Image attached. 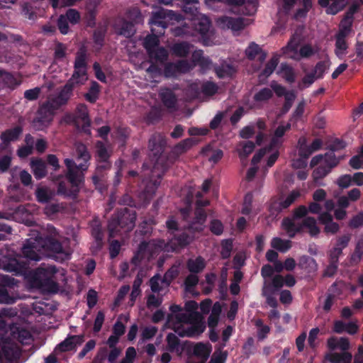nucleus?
Wrapping results in <instances>:
<instances>
[{
  "label": "nucleus",
  "mask_w": 363,
  "mask_h": 363,
  "mask_svg": "<svg viewBox=\"0 0 363 363\" xmlns=\"http://www.w3.org/2000/svg\"><path fill=\"white\" fill-rule=\"evenodd\" d=\"M66 208L63 203H48L44 208V213L48 216H54L60 212H62Z\"/></svg>",
  "instance_id": "nucleus-42"
},
{
  "label": "nucleus",
  "mask_w": 363,
  "mask_h": 363,
  "mask_svg": "<svg viewBox=\"0 0 363 363\" xmlns=\"http://www.w3.org/2000/svg\"><path fill=\"white\" fill-rule=\"evenodd\" d=\"M149 57L161 64L164 63L168 59V52L164 47H158L147 53Z\"/></svg>",
  "instance_id": "nucleus-29"
},
{
  "label": "nucleus",
  "mask_w": 363,
  "mask_h": 363,
  "mask_svg": "<svg viewBox=\"0 0 363 363\" xmlns=\"http://www.w3.org/2000/svg\"><path fill=\"white\" fill-rule=\"evenodd\" d=\"M179 271L177 265H172L167 271L164 273L161 283L164 284L166 286H169L171 283L179 276Z\"/></svg>",
  "instance_id": "nucleus-37"
},
{
  "label": "nucleus",
  "mask_w": 363,
  "mask_h": 363,
  "mask_svg": "<svg viewBox=\"0 0 363 363\" xmlns=\"http://www.w3.org/2000/svg\"><path fill=\"white\" fill-rule=\"evenodd\" d=\"M86 59V50L84 48H81L76 53L74 72L71 77L78 81L82 80L83 83H85L88 79Z\"/></svg>",
  "instance_id": "nucleus-8"
},
{
  "label": "nucleus",
  "mask_w": 363,
  "mask_h": 363,
  "mask_svg": "<svg viewBox=\"0 0 363 363\" xmlns=\"http://www.w3.org/2000/svg\"><path fill=\"white\" fill-rule=\"evenodd\" d=\"M159 39L156 35H148L144 40L143 46L147 50V52H150L152 50L158 48Z\"/></svg>",
  "instance_id": "nucleus-49"
},
{
  "label": "nucleus",
  "mask_w": 363,
  "mask_h": 363,
  "mask_svg": "<svg viewBox=\"0 0 363 363\" xmlns=\"http://www.w3.org/2000/svg\"><path fill=\"white\" fill-rule=\"evenodd\" d=\"M271 246L281 252H286L291 247V242L280 238H274L271 241Z\"/></svg>",
  "instance_id": "nucleus-41"
},
{
  "label": "nucleus",
  "mask_w": 363,
  "mask_h": 363,
  "mask_svg": "<svg viewBox=\"0 0 363 363\" xmlns=\"http://www.w3.org/2000/svg\"><path fill=\"white\" fill-rule=\"evenodd\" d=\"M167 350L169 352H179L181 350V341L179 337L174 333H169L166 337Z\"/></svg>",
  "instance_id": "nucleus-36"
},
{
  "label": "nucleus",
  "mask_w": 363,
  "mask_h": 363,
  "mask_svg": "<svg viewBox=\"0 0 363 363\" xmlns=\"http://www.w3.org/2000/svg\"><path fill=\"white\" fill-rule=\"evenodd\" d=\"M22 132V127L17 125L13 128L7 129L1 133L0 138L3 143L9 144L11 141L18 140Z\"/></svg>",
  "instance_id": "nucleus-23"
},
{
  "label": "nucleus",
  "mask_w": 363,
  "mask_h": 363,
  "mask_svg": "<svg viewBox=\"0 0 363 363\" xmlns=\"http://www.w3.org/2000/svg\"><path fill=\"white\" fill-rule=\"evenodd\" d=\"M60 107L57 106L51 99H48L40 105L33 123L39 127L48 126L52 121L55 112Z\"/></svg>",
  "instance_id": "nucleus-6"
},
{
  "label": "nucleus",
  "mask_w": 363,
  "mask_h": 363,
  "mask_svg": "<svg viewBox=\"0 0 363 363\" xmlns=\"http://www.w3.org/2000/svg\"><path fill=\"white\" fill-rule=\"evenodd\" d=\"M217 23L222 29H231L234 31H239L244 29L245 19L241 17L234 18L223 16L218 18Z\"/></svg>",
  "instance_id": "nucleus-11"
},
{
  "label": "nucleus",
  "mask_w": 363,
  "mask_h": 363,
  "mask_svg": "<svg viewBox=\"0 0 363 363\" xmlns=\"http://www.w3.org/2000/svg\"><path fill=\"white\" fill-rule=\"evenodd\" d=\"M211 352V346H208L203 342H197L195 344L193 348V354L199 358L206 360Z\"/></svg>",
  "instance_id": "nucleus-32"
},
{
  "label": "nucleus",
  "mask_w": 363,
  "mask_h": 363,
  "mask_svg": "<svg viewBox=\"0 0 363 363\" xmlns=\"http://www.w3.org/2000/svg\"><path fill=\"white\" fill-rule=\"evenodd\" d=\"M339 162V158L335 156L333 152L330 151L325 154L323 164L327 166L329 169L332 170V169L336 167Z\"/></svg>",
  "instance_id": "nucleus-51"
},
{
  "label": "nucleus",
  "mask_w": 363,
  "mask_h": 363,
  "mask_svg": "<svg viewBox=\"0 0 363 363\" xmlns=\"http://www.w3.org/2000/svg\"><path fill=\"white\" fill-rule=\"evenodd\" d=\"M76 159L77 161H82L77 167L80 172L84 174L90 165L91 159V155L84 144L79 143L76 146Z\"/></svg>",
  "instance_id": "nucleus-13"
},
{
  "label": "nucleus",
  "mask_w": 363,
  "mask_h": 363,
  "mask_svg": "<svg viewBox=\"0 0 363 363\" xmlns=\"http://www.w3.org/2000/svg\"><path fill=\"white\" fill-rule=\"evenodd\" d=\"M159 96L165 107L169 109L176 107L177 99L172 90L169 88L162 89L160 91Z\"/></svg>",
  "instance_id": "nucleus-19"
},
{
  "label": "nucleus",
  "mask_w": 363,
  "mask_h": 363,
  "mask_svg": "<svg viewBox=\"0 0 363 363\" xmlns=\"http://www.w3.org/2000/svg\"><path fill=\"white\" fill-rule=\"evenodd\" d=\"M296 98L295 92L291 90L289 91L284 97V103L281 108V113H287L293 106V104Z\"/></svg>",
  "instance_id": "nucleus-46"
},
{
  "label": "nucleus",
  "mask_w": 363,
  "mask_h": 363,
  "mask_svg": "<svg viewBox=\"0 0 363 363\" xmlns=\"http://www.w3.org/2000/svg\"><path fill=\"white\" fill-rule=\"evenodd\" d=\"M278 64L279 57L277 55H274L266 64L264 68L262 71L261 74L265 77H269L273 73Z\"/></svg>",
  "instance_id": "nucleus-47"
},
{
  "label": "nucleus",
  "mask_w": 363,
  "mask_h": 363,
  "mask_svg": "<svg viewBox=\"0 0 363 363\" xmlns=\"http://www.w3.org/2000/svg\"><path fill=\"white\" fill-rule=\"evenodd\" d=\"M95 157L96 162H106L110 160L112 151L108 150L103 141L97 140L95 143Z\"/></svg>",
  "instance_id": "nucleus-20"
},
{
  "label": "nucleus",
  "mask_w": 363,
  "mask_h": 363,
  "mask_svg": "<svg viewBox=\"0 0 363 363\" xmlns=\"http://www.w3.org/2000/svg\"><path fill=\"white\" fill-rule=\"evenodd\" d=\"M99 84L96 82H92L87 93L84 94L85 99L91 103L94 104L99 99Z\"/></svg>",
  "instance_id": "nucleus-38"
},
{
  "label": "nucleus",
  "mask_w": 363,
  "mask_h": 363,
  "mask_svg": "<svg viewBox=\"0 0 363 363\" xmlns=\"http://www.w3.org/2000/svg\"><path fill=\"white\" fill-rule=\"evenodd\" d=\"M166 145V141L160 134L151 136L148 142V148L152 152L155 157L162 154Z\"/></svg>",
  "instance_id": "nucleus-17"
},
{
  "label": "nucleus",
  "mask_w": 363,
  "mask_h": 363,
  "mask_svg": "<svg viewBox=\"0 0 363 363\" xmlns=\"http://www.w3.org/2000/svg\"><path fill=\"white\" fill-rule=\"evenodd\" d=\"M329 5L325 6V12L329 15H336L343 11L349 4V0H328Z\"/></svg>",
  "instance_id": "nucleus-24"
},
{
  "label": "nucleus",
  "mask_w": 363,
  "mask_h": 363,
  "mask_svg": "<svg viewBox=\"0 0 363 363\" xmlns=\"http://www.w3.org/2000/svg\"><path fill=\"white\" fill-rule=\"evenodd\" d=\"M224 347H225V343L216 348L211 357L213 363H225L228 354L226 350H223Z\"/></svg>",
  "instance_id": "nucleus-44"
},
{
  "label": "nucleus",
  "mask_w": 363,
  "mask_h": 363,
  "mask_svg": "<svg viewBox=\"0 0 363 363\" xmlns=\"http://www.w3.org/2000/svg\"><path fill=\"white\" fill-rule=\"evenodd\" d=\"M274 290L272 289V286H264L262 289V296L266 298V303L272 308H277L278 306V301L274 296Z\"/></svg>",
  "instance_id": "nucleus-39"
},
{
  "label": "nucleus",
  "mask_w": 363,
  "mask_h": 363,
  "mask_svg": "<svg viewBox=\"0 0 363 363\" xmlns=\"http://www.w3.org/2000/svg\"><path fill=\"white\" fill-rule=\"evenodd\" d=\"M255 144L250 140L245 142L242 145V149L240 152L239 155L240 157L246 158L250 155L255 150Z\"/></svg>",
  "instance_id": "nucleus-63"
},
{
  "label": "nucleus",
  "mask_w": 363,
  "mask_h": 363,
  "mask_svg": "<svg viewBox=\"0 0 363 363\" xmlns=\"http://www.w3.org/2000/svg\"><path fill=\"white\" fill-rule=\"evenodd\" d=\"M162 279L160 274H156L150 279V286L153 293H159L162 291V288L160 285Z\"/></svg>",
  "instance_id": "nucleus-60"
},
{
  "label": "nucleus",
  "mask_w": 363,
  "mask_h": 363,
  "mask_svg": "<svg viewBox=\"0 0 363 363\" xmlns=\"http://www.w3.org/2000/svg\"><path fill=\"white\" fill-rule=\"evenodd\" d=\"M191 69L186 60H179L176 62H167L164 67V75L167 78L176 77L178 74H185Z\"/></svg>",
  "instance_id": "nucleus-10"
},
{
  "label": "nucleus",
  "mask_w": 363,
  "mask_h": 363,
  "mask_svg": "<svg viewBox=\"0 0 363 363\" xmlns=\"http://www.w3.org/2000/svg\"><path fill=\"white\" fill-rule=\"evenodd\" d=\"M57 272L55 267L48 268L39 267L34 275V281L42 291L49 294H56L59 291V284L53 279Z\"/></svg>",
  "instance_id": "nucleus-5"
},
{
  "label": "nucleus",
  "mask_w": 363,
  "mask_h": 363,
  "mask_svg": "<svg viewBox=\"0 0 363 363\" xmlns=\"http://www.w3.org/2000/svg\"><path fill=\"white\" fill-rule=\"evenodd\" d=\"M272 96V90L269 88L264 87L254 95L253 99L255 102H266L271 99Z\"/></svg>",
  "instance_id": "nucleus-45"
},
{
  "label": "nucleus",
  "mask_w": 363,
  "mask_h": 363,
  "mask_svg": "<svg viewBox=\"0 0 363 363\" xmlns=\"http://www.w3.org/2000/svg\"><path fill=\"white\" fill-rule=\"evenodd\" d=\"M331 172L330 169H328L327 166H325L324 164H321L316 167L312 174V177L313 178V180L315 182H318V180L322 179L325 176H327L330 172Z\"/></svg>",
  "instance_id": "nucleus-52"
},
{
  "label": "nucleus",
  "mask_w": 363,
  "mask_h": 363,
  "mask_svg": "<svg viewBox=\"0 0 363 363\" xmlns=\"http://www.w3.org/2000/svg\"><path fill=\"white\" fill-rule=\"evenodd\" d=\"M196 144L194 139L189 138L184 139L177 143L173 149V151L177 155H182L189 150L191 147Z\"/></svg>",
  "instance_id": "nucleus-35"
},
{
  "label": "nucleus",
  "mask_w": 363,
  "mask_h": 363,
  "mask_svg": "<svg viewBox=\"0 0 363 363\" xmlns=\"http://www.w3.org/2000/svg\"><path fill=\"white\" fill-rule=\"evenodd\" d=\"M279 73L289 83H294L296 80L294 70L291 66L287 63H281Z\"/></svg>",
  "instance_id": "nucleus-34"
},
{
  "label": "nucleus",
  "mask_w": 363,
  "mask_h": 363,
  "mask_svg": "<svg viewBox=\"0 0 363 363\" xmlns=\"http://www.w3.org/2000/svg\"><path fill=\"white\" fill-rule=\"evenodd\" d=\"M35 195L37 201L40 203H48L53 197L52 192L44 186L38 187L35 191Z\"/></svg>",
  "instance_id": "nucleus-30"
},
{
  "label": "nucleus",
  "mask_w": 363,
  "mask_h": 363,
  "mask_svg": "<svg viewBox=\"0 0 363 363\" xmlns=\"http://www.w3.org/2000/svg\"><path fill=\"white\" fill-rule=\"evenodd\" d=\"M84 342L83 335H68L62 342L58 344L54 350V352H65L74 350L77 345H80Z\"/></svg>",
  "instance_id": "nucleus-12"
},
{
  "label": "nucleus",
  "mask_w": 363,
  "mask_h": 363,
  "mask_svg": "<svg viewBox=\"0 0 363 363\" xmlns=\"http://www.w3.org/2000/svg\"><path fill=\"white\" fill-rule=\"evenodd\" d=\"M91 235L94 238V243L92 247L96 250H101L104 245V233L100 225H96L91 228Z\"/></svg>",
  "instance_id": "nucleus-33"
},
{
  "label": "nucleus",
  "mask_w": 363,
  "mask_h": 363,
  "mask_svg": "<svg viewBox=\"0 0 363 363\" xmlns=\"http://www.w3.org/2000/svg\"><path fill=\"white\" fill-rule=\"evenodd\" d=\"M0 79L9 88L15 89L20 84L13 74L0 70Z\"/></svg>",
  "instance_id": "nucleus-40"
},
{
  "label": "nucleus",
  "mask_w": 363,
  "mask_h": 363,
  "mask_svg": "<svg viewBox=\"0 0 363 363\" xmlns=\"http://www.w3.org/2000/svg\"><path fill=\"white\" fill-rule=\"evenodd\" d=\"M83 81H78L70 77L64 86L61 89L57 96L51 98L57 106L61 107L66 105L73 95V90L76 86L83 85Z\"/></svg>",
  "instance_id": "nucleus-9"
},
{
  "label": "nucleus",
  "mask_w": 363,
  "mask_h": 363,
  "mask_svg": "<svg viewBox=\"0 0 363 363\" xmlns=\"http://www.w3.org/2000/svg\"><path fill=\"white\" fill-rule=\"evenodd\" d=\"M245 55L248 60H254L258 57V61L263 63L267 57V52L264 51L258 44L252 42L245 50Z\"/></svg>",
  "instance_id": "nucleus-16"
},
{
  "label": "nucleus",
  "mask_w": 363,
  "mask_h": 363,
  "mask_svg": "<svg viewBox=\"0 0 363 363\" xmlns=\"http://www.w3.org/2000/svg\"><path fill=\"white\" fill-rule=\"evenodd\" d=\"M201 89L204 95L211 96L217 93L218 87L216 83L208 81L203 83Z\"/></svg>",
  "instance_id": "nucleus-56"
},
{
  "label": "nucleus",
  "mask_w": 363,
  "mask_h": 363,
  "mask_svg": "<svg viewBox=\"0 0 363 363\" xmlns=\"http://www.w3.org/2000/svg\"><path fill=\"white\" fill-rule=\"evenodd\" d=\"M50 235L45 237L30 238L25 241L21 252L23 258L27 261H39L41 259V250L44 248L53 255L55 260L62 262L71 257V250L69 247L62 246V244L55 238L57 234L56 228L52 225H48ZM28 267V263L22 260V257L10 258L3 257L0 258V269L16 273H23Z\"/></svg>",
  "instance_id": "nucleus-1"
},
{
  "label": "nucleus",
  "mask_w": 363,
  "mask_h": 363,
  "mask_svg": "<svg viewBox=\"0 0 363 363\" xmlns=\"http://www.w3.org/2000/svg\"><path fill=\"white\" fill-rule=\"evenodd\" d=\"M169 240V244L174 250L184 248L189 245L194 239L195 236L186 232L174 234Z\"/></svg>",
  "instance_id": "nucleus-14"
},
{
  "label": "nucleus",
  "mask_w": 363,
  "mask_h": 363,
  "mask_svg": "<svg viewBox=\"0 0 363 363\" xmlns=\"http://www.w3.org/2000/svg\"><path fill=\"white\" fill-rule=\"evenodd\" d=\"M308 207H306L304 205H301L294 209L293 216L291 218L293 219L296 222V220L301 219V218L304 219L305 218H306L307 217L306 216L308 215Z\"/></svg>",
  "instance_id": "nucleus-59"
},
{
  "label": "nucleus",
  "mask_w": 363,
  "mask_h": 363,
  "mask_svg": "<svg viewBox=\"0 0 363 363\" xmlns=\"http://www.w3.org/2000/svg\"><path fill=\"white\" fill-rule=\"evenodd\" d=\"M301 194L298 190H293L285 199L281 198H273L268 206L269 216L276 218L284 210L287 209L296 200L299 198Z\"/></svg>",
  "instance_id": "nucleus-7"
},
{
  "label": "nucleus",
  "mask_w": 363,
  "mask_h": 363,
  "mask_svg": "<svg viewBox=\"0 0 363 363\" xmlns=\"http://www.w3.org/2000/svg\"><path fill=\"white\" fill-rule=\"evenodd\" d=\"M13 336L17 337L18 340L22 343L31 337V335L28 330L19 328H17L16 330H13Z\"/></svg>",
  "instance_id": "nucleus-61"
},
{
  "label": "nucleus",
  "mask_w": 363,
  "mask_h": 363,
  "mask_svg": "<svg viewBox=\"0 0 363 363\" xmlns=\"http://www.w3.org/2000/svg\"><path fill=\"white\" fill-rule=\"evenodd\" d=\"M349 226L351 228H358L363 226V212H359L353 216L349 222Z\"/></svg>",
  "instance_id": "nucleus-64"
},
{
  "label": "nucleus",
  "mask_w": 363,
  "mask_h": 363,
  "mask_svg": "<svg viewBox=\"0 0 363 363\" xmlns=\"http://www.w3.org/2000/svg\"><path fill=\"white\" fill-rule=\"evenodd\" d=\"M127 17L134 24L139 23L143 21L140 10L138 7L130 9L127 12Z\"/></svg>",
  "instance_id": "nucleus-55"
},
{
  "label": "nucleus",
  "mask_w": 363,
  "mask_h": 363,
  "mask_svg": "<svg viewBox=\"0 0 363 363\" xmlns=\"http://www.w3.org/2000/svg\"><path fill=\"white\" fill-rule=\"evenodd\" d=\"M191 45L185 41L176 43L171 47V52L173 55L179 57H186L191 51Z\"/></svg>",
  "instance_id": "nucleus-26"
},
{
  "label": "nucleus",
  "mask_w": 363,
  "mask_h": 363,
  "mask_svg": "<svg viewBox=\"0 0 363 363\" xmlns=\"http://www.w3.org/2000/svg\"><path fill=\"white\" fill-rule=\"evenodd\" d=\"M172 11L164 10L162 9L158 10L152 15V24L160 26L162 28H165L167 27V23L164 21V19L166 18L167 16H169L171 14H172Z\"/></svg>",
  "instance_id": "nucleus-28"
},
{
  "label": "nucleus",
  "mask_w": 363,
  "mask_h": 363,
  "mask_svg": "<svg viewBox=\"0 0 363 363\" xmlns=\"http://www.w3.org/2000/svg\"><path fill=\"white\" fill-rule=\"evenodd\" d=\"M216 73L218 78L231 77L235 73L234 67L230 64L222 65L216 68Z\"/></svg>",
  "instance_id": "nucleus-43"
},
{
  "label": "nucleus",
  "mask_w": 363,
  "mask_h": 363,
  "mask_svg": "<svg viewBox=\"0 0 363 363\" xmlns=\"http://www.w3.org/2000/svg\"><path fill=\"white\" fill-rule=\"evenodd\" d=\"M176 316L179 322L186 323H192L193 322L201 318V315L199 313H194L192 314L180 313Z\"/></svg>",
  "instance_id": "nucleus-50"
},
{
  "label": "nucleus",
  "mask_w": 363,
  "mask_h": 363,
  "mask_svg": "<svg viewBox=\"0 0 363 363\" xmlns=\"http://www.w3.org/2000/svg\"><path fill=\"white\" fill-rule=\"evenodd\" d=\"M74 114L75 117L82 121L91 120L88 106L85 104H79L76 107Z\"/></svg>",
  "instance_id": "nucleus-48"
},
{
  "label": "nucleus",
  "mask_w": 363,
  "mask_h": 363,
  "mask_svg": "<svg viewBox=\"0 0 363 363\" xmlns=\"http://www.w3.org/2000/svg\"><path fill=\"white\" fill-rule=\"evenodd\" d=\"M298 267L308 274H314L318 269L315 259L308 255H303L299 258Z\"/></svg>",
  "instance_id": "nucleus-18"
},
{
  "label": "nucleus",
  "mask_w": 363,
  "mask_h": 363,
  "mask_svg": "<svg viewBox=\"0 0 363 363\" xmlns=\"http://www.w3.org/2000/svg\"><path fill=\"white\" fill-rule=\"evenodd\" d=\"M252 193H247L244 198V202L242 208V213L244 215H249L252 211Z\"/></svg>",
  "instance_id": "nucleus-62"
},
{
  "label": "nucleus",
  "mask_w": 363,
  "mask_h": 363,
  "mask_svg": "<svg viewBox=\"0 0 363 363\" xmlns=\"http://www.w3.org/2000/svg\"><path fill=\"white\" fill-rule=\"evenodd\" d=\"M191 325L178 332L180 337H194L199 336L206 329V325L201 321V318L191 323Z\"/></svg>",
  "instance_id": "nucleus-15"
},
{
  "label": "nucleus",
  "mask_w": 363,
  "mask_h": 363,
  "mask_svg": "<svg viewBox=\"0 0 363 363\" xmlns=\"http://www.w3.org/2000/svg\"><path fill=\"white\" fill-rule=\"evenodd\" d=\"M233 250V241L231 239L223 240L221 242L220 255L224 259H228Z\"/></svg>",
  "instance_id": "nucleus-53"
},
{
  "label": "nucleus",
  "mask_w": 363,
  "mask_h": 363,
  "mask_svg": "<svg viewBox=\"0 0 363 363\" xmlns=\"http://www.w3.org/2000/svg\"><path fill=\"white\" fill-rule=\"evenodd\" d=\"M136 211L128 207L117 209L111 216L108 223L110 237H114L121 233L130 232L135 225Z\"/></svg>",
  "instance_id": "nucleus-3"
},
{
  "label": "nucleus",
  "mask_w": 363,
  "mask_h": 363,
  "mask_svg": "<svg viewBox=\"0 0 363 363\" xmlns=\"http://www.w3.org/2000/svg\"><path fill=\"white\" fill-rule=\"evenodd\" d=\"M16 299L15 296L9 294L4 286H0V303L13 304Z\"/></svg>",
  "instance_id": "nucleus-54"
},
{
  "label": "nucleus",
  "mask_w": 363,
  "mask_h": 363,
  "mask_svg": "<svg viewBox=\"0 0 363 363\" xmlns=\"http://www.w3.org/2000/svg\"><path fill=\"white\" fill-rule=\"evenodd\" d=\"M116 32L118 35L125 38H131L135 33V24L133 22L123 20L121 25L116 26Z\"/></svg>",
  "instance_id": "nucleus-25"
},
{
  "label": "nucleus",
  "mask_w": 363,
  "mask_h": 363,
  "mask_svg": "<svg viewBox=\"0 0 363 363\" xmlns=\"http://www.w3.org/2000/svg\"><path fill=\"white\" fill-rule=\"evenodd\" d=\"M281 226L290 238H294L297 234L303 233L304 228L308 229V233L312 238L318 237L320 233L315 218L311 216H308L298 223L289 217H285L282 220Z\"/></svg>",
  "instance_id": "nucleus-4"
},
{
  "label": "nucleus",
  "mask_w": 363,
  "mask_h": 363,
  "mask_svg": "<svg viewBox=\"0 0 363 363\" xmlns=\"http://www.w3.org/2000/svg\"><path fill=\"white\" fill-rule=\"evenodd\" d=\"M186 267L191 273L199 274L206 267V262L201 256H198L194 259H189L186 262Z\"/></svg>",
  "instance_id": "nucleus-27"
},
{
  "label": "nucleus",
  "mask_w": 363,
  "mask_h": 363,
  "mask_svg": "<svg viewBox=\"0 0 363 363\" xmlns=\"http://www.w3.org/2000/svg\"><path fill=\"white\" fill-rule=\"evenodd\" d=\"M64 163L67 167L65 177L70 183L71 188L68 189L64 182H60L57 186V194L75 199L79 193L80 186L84 183V174L79 171L78 164L72 159L66 158Z\"/></svg>",
  "instance_id": "nucleus-2"
},
{
  "label": "nucleus",
  "mask_w": 363,
  "mask_h": 363,
  "mask_svg": "<svg viewBox=\"0 0 363 363\" xmlns=\"http://www.w3.org/2000/svg\"><path fill=\"white\" fill-rule=\"evenodd\" d=\"M161 117V111L156 107H152L147 114L146 121L148 123H154L159 121Z\"/></svg>",
  "instance_id": "nucleus-58"
},
{
  "label": "nucleus",
  "mask_w": 363,
  "mask_h": 363,
  "mask_svg": "<svg viewBox=\"0 0 363 363\" xmlns=\"http://www.w3.org/2000/svg\"><path fill=\"white\" fill-rule=\"evenodd\" d=\"M30 167L34 177L37 179H41L46 177L47 169L45 162L41 159L32 160L30 162Z\"/></svg>",
  "instance_id": "nucleus-22"
},
{
  "label": "nucleus",
  "mask_w": 363,
  "mask_h": 363,
  "mask_svg": "<svg viewBox=\"0 0 363 363\" xmlns=\"http://www.w3.org/2000/svg\"><path fill=\"white\" fill-rule=\"evenodd\" d=\"M142 283H143L142 278H140L139 277V275H138L133 281V289H132V291L130 293V300L132 301H135L136 298L140 294V292H141L140 286H141Z\"/></svg>",
  "instance_id": "nucleus-57"
},
{
  "label": "nucleus",
  "mask_w": 363,
  "mask_h": 363,
  "mask_svg": "<svg viewBox=\"0 0 363 363\" xmlns=\"http://www.w3.org/2000/svg\"><path fill=\"white\" fill-rule=\"evenodd\" d=\"M166 170L164 167H162L161 173L157 174V179L152 181V179L146 184L145 188V192L148 196H152L155 195L158 186L160 185L161 179Z\"/></svg>",
  "instance_id": "nucleus-31"
},
{
  "label": "nucleus",
  "mask_w": 363,
  "mask_h": 363,
  "mask_svg": "<svg viewBox=\"0 0 363 363\" xmlns=\"http://www.w3.org/2000/svg\"><path fill=\"white\" fill-rule=\"evenodd\" d=\"M211 26V21L207 18L201 19L195 25V30L201 35L205 45H208V42L210 40L208 33Z\"/></svg>",
  "instance_id": "nucleus-21"
}]
</instances>
